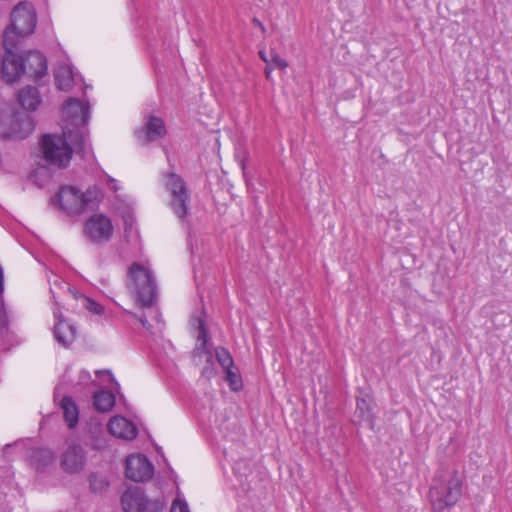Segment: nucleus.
<instances>
[{
    "label": "nucleus",
    "mask_w": 512,
    "mask_h": 512,
    "mask_svg": "<svg viewBox=\"0 0 512 512\" xmlns=\"http://www.w3.org/2000/svg\"><path fill=\"white\" fill-rule=\"evenodd\" d=\"M47 59L38 50L23 53L22 46H17L12 53H4L0 74L4 82L13 84L25 76L39 82L47 74Z\"/></svg>",
    "instance_id": "obj_1"
},
{
    "label": "nucleus",
    "mask_w": 512,
    "mask_h": 512,
    "mask_svg": "<svg viewBox=\"0 0 512 512\" xmlns=\"http://www.w3.org/2000/svg\"><path fill=\"white\" fill-rule=\"evenodd\" d=\"M11 23L3 32V47L6 53H12L17 46H22L37 24L36 11L30 2H19L11 12Z\"/></svg>",
    "instance_id": "obj_2"
},
{
    "label": "nucleus",
    "mask_w": 512,
    "mask_h": 512,
    "mask_svg": "<svg viewBox=\"0 0 512 512\" xmlns=\"http://www.w3.org/2000/svg\"><path fill=\"white\" fill-rule=\"evenodd\" d=\"M462 495V481L453 470L437 472L432 480L429 498L434 512H443L454 506Z\"/></svg>",
    "instance_id": "obj_3"
},
{
    "label": "nucleus",
    "mask_w": 512,
    "mask_h": 512,
    "mask_svg": "<svg viewBox=\"0 0 512 512\" xmlns=\"http://www.w3.org/2000/svg\"><path fill=\"white\" fill-rule=\"evenodd\" d=\"M126 286L140 308L151 307L157 297V286L152 272L134 262L129 267Z\"/></svg>",
    "instance_id": "obj_4"
},
{
    "label": "nucleus",
    "mask_w": 512,
    "mask_h": 512,
    "mask_svg": "<svg viewBox=\"0 0 512 512\" xmlns=\"http://www.w3.org/2000/svg\"><path fill=\"white\" fill-rule=\"evenodd\" d=\"M39 146L42 153L40 165L58 169L69 166L73 148L66 140V132L63 136L44 134L39 141Z\"/></svg>",
    "instance_id": "obj_5"
},
{
    "label": "nucleus",
    "mask_w": 512,
    "mask_h": 512,
    "mask_svg": "<svg viewBox=\"0 0 512 512\" xmlns=\"http://www.w3.org/2000/svg\"><path fill=\"white\" fill-rule=\"evenodd\" d=\"M99 191L87 189L81 192L74 186H64L52 199L58 203L60 209L69 216L80 215L87 209H94L97 205Z\"/></svg>",
    "instance_id": "obj_6"
},
{
    "label": "nucleus",
    "mask_w": 512,
    "mask_h": 512,
    "mask_svg": "<svg viewBox=\"0 0 512 512\" xmlns=\"http://www.w3.org/2000/svg\"><path fill=\"white\" fill-rule=\"evenodd\" d=\"M166 188L170 192V207L174 214L184 222L188 216L190 193L185 180L178 174L171 172L167 175Z\"/></svg>",
    "instance_id": "obj_7"
},
{
    "label": "nucleus",
    "mask_w": 512,
    "mask_h": 512,
    "mask_svg": "<svg viewBox=\"0 0 512 512\" xmlns=\"http://www.w3.org/2000/svg\"><path fill=\"white\" fill-rule=\"evenodd\" d=\"M83 234L93 244L107 243L113 235L112 222L103 214H94L86 220Z\"/></svg>",
    "instance_id": "obj_8"
},
{
    "label": "nucleus",
    "mask_w": 512,
    "mask_h": 512,
    "mask_svg": "<svg viewBox=\"0 0 512 512\" xmlns=\"http://www.w3.org/2000/svg\"><path fill=\"white\" fill-rule=\"evenodd\" d=\"M154 467L142 454L131 455L125 462V476L134 482H144L153 476Z\"/></svg>",
    "instance_id": "obj_9"
},
{
    "label": "nucleus",
    "mask_w": 512,
    "mask_h": 512,
    "mask_svg": "<svg viewBox=\"0 0 512 512\" xmlns=\"http://www.w3.org/2000/svg\"><path fill=\"white\" fill-rule=\"evenodd\" d=\"M376 407L373 395L363 388L357 389L356 395V409L354 416L357 419V423H366L371 430L375 427V413Z\"/></svg>",
    "instance_id": "obj_10"
},
{
    "label": "nucleus",
    "mask_w": 512,
    "mask_h": 512,
    "mask_svg": "<svg viewBox=\"0 0 512 512\" xmlns=\"http://www.w3.org/2000/svg\"><path fill=\"white\" fill-rule=\"evenodd\" d=\"M35 123L32 117L23 112L13 114L8 129L3 132L5 139L23 140L34 130Z\"/></svg>",
    "instance_id": "obj_11"
},
{
    "label": "nucleus",
    "mask_w": 512,
    "mask_h": 512,
    "mask_svg": "<svg viewBox=\"0 0 512 512\" xmlns=\"http://www.w3.org/2000/svg\"><path fill=\"white\" fill-rule=\"evenodd\" d=\"M167 133L165 123L162 118L150 115L148 116L142 129L137 130L135 135L141 145H147L160 138Z\"/></svg>",
    "instance_id": "obj_12"
},
{
    "label": "nucleus",
    "mask_w": 512,
    "mask_h": 512,
    "mask_svg": "<svg viewBox=\"0 0 512 512\" xmlns=\"http://www.w3.org/2000/svg\"><path fill=\"white\" fill-rule=\"evenodd\" d=\"M86 463V453L79 444L69 446L61 455L60 466L70 474L79 473Z\"/></svg>",
    "instance_id": "obj_13"
},
{
    "label": "nucleus",
    "mask_w": 512,
    "mask_h": 512,
    "mask_svg": "<svg viewBox=\"0 0 512 512\" xmlns=\"http://www.w3.org/2000/svg\"><path fill=\"white\" fill-rule=\"evenodd\" d=\"M108 432L121 439L132 440L137 437L138 431L136 426L122 416H114L107 424Z\"/></svg>",
    "instance_id": "obj_14"
},
{
    "label": "nucleus",
    "mask_w": 512,
    "mask_h": 512,
    "mask_svg": "<svg viewBox=\"0 0 512 512\" xmlns=\"http://www.w3.org/2000/svg\"><path fill=\"white\" fill-rule=\"evenodd\" d=\"M146 499L141 488H128L121 496V504L125 512H142Z\"/></svg>",
    "instance_id": "obj_15"
},
{
    "label": "nucleus",
    "mask_w": 512,
    "mask_h": 512,
    "mask_svg": "<svg viewBox=\"0 0 512 512\" xmlns=\"http://www.w3.org/2000/svg\"><path fill=\"white\" fill-rule=\"evenodd\" d=\"M63 111L72 119L80 118V124L86 126L90 117V106L76 98H70L63 106Z\"/></svg>",
    "instance_id": "obj_16"
},
{
    "label": "nucleus",
    "mask_w": 512,
    "mask_h": 512,
    "mask_svg": "<svg viewBox=\"0 0 512 512\" xmlns=\"http://www.w3.org/2000/svg\"><path fill=\"white\" fill-rule=\"evenodd\" d=\"M53 334L56 341L67 348L76 338V327L64 319H60L54 326Z\"/></svg>",
    "instance_id": "obj_17"
},
{
    "label": "nucleus",
    "mask_w": 512,
    "mask_h": 512,
    "mask_svg": "<svg viewBox=\"0 0 512 512\" xmlns=\"http://www.w3.org/2000/svg\"><path fill=\"white\" fill-rule=\"evenodd\" d=\"M17 101L24 110L35 111L41 103L40 93L36 87L27 85L19 90Z\"/></svg>",
    "instance_id": "obj_18"
},
{
    "label": "nucleus",
    "mask_w": 512,
    "mask_h": 512,
    "mask_svg": "<svg viewBox=\"0 0 512 512\" xmlns=\"http://www.w3.org/2000/svg\"><path fill=\"white\" fill-rule=\"evenodd\" d=\"M55 462V455L52 450L47 448L33 449L30 454V463L38 471L44 472Z\"/></svg>",
    "instance_id": "obj_19"
},
{
    "label": "nucleus",
    "mask_w": 512,
    "mask_h": 512,
    "mask_svg": "<svg viewBox=\"0 0 512 512\" xmlns=\"http://www.w3.org/2000/svg\"><path fill=\"white\" fill-rule=\"evenodd\" d=\"M61 408L65 422L69 428H74L79 421V410L71 396H64L61 400Z\"/></svg>",
    "instance_id": "obj_20"
},
{
    "label": "nucleus",
    "mask_w": 512,
    "mask_h": 512,
    "mask_svg": "<svg viewBox=\"0 0 512 512\" xmlns=\"http://www.w3.org/2000/svg\"><path fill=\"white\" fill-rule=\"evenodd\" d=\"M93 404L99 412H109L115 405V396L107 390L96 392L93 396Z\"/></svg>",
    "instance_id": "obj_21"
},
{
    "label": "nucleus",
    "mask_w": 512,
    "mask_h": 512,
    "mask_svg": "<svg viewBox=\"0 0 512 512\" xmlns=\"http://www.w3.org/2000/svg\"><path fill=\"white\" fill-rule=\"evenodd\" d=\"M55 84L63 91H68L73 85L72 71L68 66H60L54 72Z\"/></svg>",
    "instance_id": "obj_22"
},
{
    "label": "nucleus",
    "mask_w": 512,
    "mask_h": 512,
    "mask_svg": "<svg viewBox=\"0 0 512 512\" xmlns=\"http://www.w3.org/2000/svg\"><path fill=\"white\" fill-rule=\"evenodd\" d=\"M195 320L197 322V329L199 331L197 339L201 342V346L198 348V350H201L202 353L207 356V362H211L212 353L206 349L208 329L206 327L205 319L203 317H197Z\"/></svg>",
    "instance_id": "obj_23"
},
{
    "label": "nucleus",
    "mask_w": 512,
    "mask_h": 512,
    "mask_svg": "<svg viewBox=\"0 0 512 512\" xmlns=\"http://www.w3.org/2000/svg\"><path fill=\"white\" fill-rule=\"evenodd\" d=\"M86 135L80 131L66 133V140L75 146L78 152H84L86 147Z\"/></svg>",
    "instance_id": "obj_24"
},
{
    "label": "nucleus",
    "mask_w": 512,
    "mask_h": 512,
    "mask_svg": "<svg viewBox=\"0 0 512 512\" xmlns=\"http://www.w3.org/2000/svg\"><path fill=\"white\" fill-rule=\"evenodd\" d=\"M225 371L226 381L228 382L230 389L234 392L242 390L243 382L241 375L238 373V371H234L233 368L225 369Z\"/></svg>",
    "instance_id": "obj_25"
},
{
    "label": "nucleus",
    "mask_w": 512,
    "mask_h": 512,
    "mask_svg": "<svg viewBox=\"0 0 512 512\" xmlns=\"http://www.w3.org/2000/svg\"><path fill=\"white\" fill-rule=\"evenodd\" d=\"M216 358L223 369L234 368V361L230 352L224 347H217L215 350Z\"/></svg>",
    "instance_id": "obj_26"
},
{
    "label": "nucleus",
    "mask_w": 512,
    "mask_h": 512,
    "mask_svg": "<svg viewBox=\"0 0 512 512\" xmlns=\"http://www.w3.org/2000/svg\"><path fill=\"white\" fill-rule=\"evenodd\" d=\"M165 503L162 499H146L142 512H164Z\"/></svg>",
    "instance_id": "obj_27"
},
{
    "label": "nucleus",
    "mask_w": 512,
    "mask_h": 512,
    "mask_svg": "<svg viewBox=\"0 0 512 512\" xmlns=\"http://www.w3.org/2000/svg\"><path fill=\"white\" fill-rule=\"evenodd\" d=\"M269 62L273 69L284 70L288 67V62L281 58L274 49L270 50Z\"/></svg>",
    "instance_id": "obj_28"
},
{
    "label": "nucleus",
    "mask_w": 512,
    "mask_h": 512,
    "mask_svg": "<svg viewBox=\"0 0 512 512\" xmlns=\"http://www.w3.org/2000/svg\"><path fill=\"white\" fill-rule=\"evenodd\" d=\"M84 307L91 313L101 315L104 312V307L95 300L84 297Z\"/></svg>",
    "instance_id": "obj_29"
},
{
    "label": "nucleus",
    "mask_w": 512,
    "mask_h": 512,
    "mask_svg": "<svg viewBox=\"0 0 512 512\" xmlns=\"http://www.w3.org/2000/svg\"><path fill=\"white\" fill-rule=\"evenodd\" d=\"M90 488L94 492H99L108 487V482L104 478H98L96 475H91L89 478Z\"/></svg>",
    "instance_id": "obj_30"
},
{
    "label": "nucleus",
    "mask_w": 512,
    "mask_h": 512,
    "mask_svg": "<svg viewBox=\"0 0 512 512\" xmlns=\"http://www.w3.org/2000/svg\"><path fill=\"white\" fill-rule=\"evenodd\" d=\"M170 512H190L189 507L185 501L174 500Z\"/></svg>",
    "instance_id": "obj_31"
},
{
    "label": "nucleus",
    "mask_w": 512,
    "mask_h": 512,
    "mask_svg": "<svg viewBox=\"0 0 512 512\" xmlns=\"http://www.w3.org/2000/svg\"><path fill=\"white\" fill-rule=\"evenodd\" d=\"M247 159H248V152L246 150H243L242 151V156H241V159L239 160L238 164L242 170V173H243V177H244V180L246 182V184L249 183V178H248V175H247V172H246V162H247Z\"/></svg>",
    "instance_id": "obj_32"
},
{
    "label": "nucleus",
    "mask_w": 512,
    "mask_h": 512,
    "mask_svg": "<svg viewBox=\"0 0 512 512\" xmlns=\"http://www.w3.org/2000/svg\"><path fill=\"white\" fill-rule=\"evenodd\" d=\"M252 23L253 25H255L256 27H259L261 29V32L262 34L264 35L266 33V28L265 26L263 25V23L256 17H254L252 19Z\"/></svg>",
    "instance_id": "obj_33"
},
{
    "label": "nucleus",
    "mask_w": 512,
    "mask_h": 512,
    "mask_svg": "<svg viewBox=\"0 0 512 512\" xmlns=\"http://www.w3.org/2000/svg\"><path fill=\"white\" fill-rule=\"evenodd\" d=\"M124 224H125L124 231H125V233H127L128 230H130L131 227H132V219H131V217L124 218Z\"/></svg>",
    "instance_id": "obj_34"
},
{
    "label": "nucleus",
    "mask_w": 512,
    "mask_h": 512,
    "mask_svg": "<svg viewBox=\"0 0 512 512\" xmlns=\"http://www.w3.org/2000/svg\"><path fill=\"white\" fill-rule=\"evenodd\" d=\"M259 57L261 58V60H262L263 62H265V63H266V65L270 64V62H269V57L266 55V53H265L263 50H260V51H259Z\"/></svg>",
    "instance_id": "obj_35"
},
{
    "label": "nucleus",
    "mask_w": 512,
    "mask_h": 512,
    "mask_svg": "<svg viewBox=\"0 0 512 512\" xmlns=\"http://www.w3.org/2000/svg\"><path fill=\"white\" fill-rule=\"evenodd\" d=\"M272 70H273V68H272V66H270V64L266 65L265 70H264L266 79H268V80L270 79Z\"/></svg>",
    "instance_id": "obj_36"
},
{
    "label": "nucleus",
    "mask_w": 512,
    "mask_h": 512,
    "mask_svg": "<svg viewBox=\"0 0 512 512\" xmlns=\"http://www.w3.org/2000/svg\"><path fill=\"white\" fill-rule=\"evenodd\" d=\"M3 290H4V275H3V270L0 267V294H2Z\"/></svg>",
    "instance_id": "obj_37"
},
{
    "label": "nucleus",
    "mask_w": 512,
    "mask_h": 512,
    "mask_svg": "<svg viewBox=\"0 0 512 512\" xmlns=\"http://www.w3.org/2000/svg\"><path fill=\"white\" fill-rule=\"evenodd\" d=\"M139 321L143 327L150 326L148 320L146 319V317L144 315L139 318Z\"/></svg>",
    "instance_id": "obj_38"
},
{
    "label": "nucleus",
    "mask_w": 512,
    "mask_h": 512,
    "mask_svg": "<svg viewBox=\"0 0 512 512\" xmlns=\"http://www.w3.org/2000/svg\"><path fill=\"white\" fill-rule=\"evenodd\" d=\"M244 149H237L236 152H235V159L237 160V162H239V160L241 159V156H242V151Z\"/></svg>",
    "instance_id": "obj_39"
},
{
    "label": "nucleus",
    "mask_w": 512,
    "mask_h": 512,
    "mask_svg": "<svg viewBox=\"0 0 512 512\" xmlns=\"http://www.w3.org/2000/svg\"><path fill=\"white\" fill-rule=\"evenodd\" d=\"M6 324L4 315L0 312V328H3Z\"/></svg>",
    "instance_id": "obj_40"
},
{
    "label": "nucleus",
    "mask_w": 512,
    "mask_h": 512,
    "mask_svg": "<svg viewBox=\"0 0 512 512\" xmlns=\"http://www.w3.org/2000/svg\"><path fill=\"white\" fill-rule=\"evenodd\" d=\"M210 372L211 370L209 369V367H205L202 371V375H208Z\"/></svg>",
    "instance_id": "obj_41"
}]
</instances>
